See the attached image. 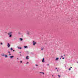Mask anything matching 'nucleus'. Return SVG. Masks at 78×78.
<instances>
[{"label":"nucleus","mask_w":78,"mask_h":78,"mask_svg":"<svg viewBox=\"0 0 78 78\" xmlns=\"http://www.w3.org/2000/svg\"><path fill=\"white\" fill-rule=\"evenodd\" d=\"M26 52L27 54H29V52L28 51H26Z\"/></svg>","instance_id":"ddd939ff"},{"label":"nucleus","mask_w":78,"mask_h":78,"mask_svg":"<svg viewBox=\"0 0 78 78\" xmlns=\"http://www.w3.org/2000/svg\"><path fill=\"white\" fill-rule=\"evenodd\" d=\"M0 44L1 45H3V43H0Z\"/></svg>","instance_id":"6ab92c4d"},{"label":"nucleus","mask_w":78,"mask_h":78,"mask_svg":"<svg viewBox=\"0 0 78 78\" xmlns=\"http://www.w3.org/2000/svg\"><path fill=\"white\" fill-rule=\"evenodd\" d=\"M13 51H15V50H13Z\"/></svg>","instance_id":"a878e982"},{"label":"nucleus","mask_w":78,"mask_h":78,"mask_svg":"<svg viewBox=\"0 0 78 78\" xmlns=\"http://www.w3.org/2000/svg\"><path fill=\"white\" fill-rule=\"evenodd\" d=\"M58 76L59 78H61V76H60V75H58Z\"/></svg>","instance_id":"2eb2a0df"},{"label":"nucleus","mask_w":78,"mask_h":78,"mask_svg":"<svg viewBox=\"0 0 78 78\" xmlns=\"http://www.w3.org/2000/svg\"><path fill=\"white\" fill-rule=\"evenodd\" d=\"M30 54H31V55H34V53L33 52H31Z\"/></svg>","instance_id":"dca6fc26"},{"label":"nucleus","mask_w":78,"mask_h":78,"mask_svg":"<svg viewBox=\"0 0 78 78\" xmlns=\"http://www.w3.org/2000/svg\"><path fill=\"white\" fill-rule=\"evenodd\" d=\"M8 53H10V51H9L8 52Z\"/></svg>","instance_id":"bb28decb"},{"label":"nucleus","mask_w":78,"mask_h":78,"mask_svg":"<svg viewBox=\"0 0 78 78\" xmlns=\"http://www.w3.org/2000/svg\"><path fill=\"white\" fill-rule=\"evenodd\" d=\"M64 56H65V55H64Z\"/></svg>","instance_id":"c9c22d12"},{"label":"nucleus","mask_w":78,"mask_h":78,"mask_svg":"<svg viewBox=\"0 0 78 78\" xmlns=\"http://www.w3.org/2000/svg\"><path fill=\"white\" fill-rule=\"evenodd\" d=\"M59 58H55V60L56 61H58V59H59Z\"/></svg>","instance_id":"9d476101"},{"label":"nucleus","mask_w":78,"mask_h":78,"mask_svg":"<svg viewBox=\"0 0 78 78\" xmlns=\"http://www.w3.org/2000/svg\"><path fill=\"white\" fill-rule=\"evenodd\" d=\"M42 74H44V72H42Z\"/></svg>","instance_id":"cd10ccee"},{"label":"nucleus","mask_w":78,"mask_h":78,"mask_svg":"<svg viewBox=\"0 0 78 78\" xmlns=\"http://www.w3.org/2000/svg\"><path fill=\"white\" fill-rule=\"evenodd\" d=\"M18 49H22V47H18Z\"/></svg>","instance_id":"9b49d317"},{"label":"nucleus","mask_w":78,"mask_h":78,"mask_svg":"<svg viewBox=\"0 0 78 78\" xmlns=\"http://www.w3.org/2000/svg\"><path fill=\"white\" fill-rule=\"evenodd\" d=\"M57 72H58V70H57Z\"/></svg>","instance_id":"ea45409f"},{"label":"nucleus","mask_w":78,"mask_h":78,"mask_svg":"<svg viewBox=\"0 0 78 78\" xmlns=\"http://www.w3.org/2000/svg\"><path fill=\"white\" fill-rule=\"evenodd\" d=\"M41 50H43V48H41Z\"/></svg>","instance_id":"c85d7f7f"},{"label":"nucleus","mask_w":78,"mask_h":78,"mask_svg":"<svg viewBox=\"0 0 78 78\" xmlns=\"http://www.w3.org/2000/svg\"><path fill=\"white\" fill-rule=\"evenodd\" d=\"M20 40L21 41H23V39L22 38H20Z\"/></svg>","instance_id":"6e6552de"},{"label":"nucleus","mask_w":78,"mask_h":78,"mask_svg":"<svg viewBox=\"0 0 78 78\" xmlns=\"http://www.w3.org/2000/svg\"><path fill=\"white\" fill-rule=\"evenodd\" d=\"M60 59H61V58H60Z\"/></svg>","instance_id":"72a5a7b5"},{"label":"nucleus","mask_w":78,"mask_h":78,"mask_svg":"<svg viewBox=\"0 0 78 78\" xmlns=\"http://www.w3.org/2000/svg\"><path fill=\"white\" fill-rule=\"evenodd\" d=\"M10 58L11 59H13L14 58V56L12 55L10 56Z\"/></svg>","instance_id":"39448f33"},{"label":"nucleus","mask_w":78,"mask_h":78,"mask_svg":"<svg viewBox=\"0 0 78 78\" xmlns=\"http://www.w3.org/2000/svg\"><path fill=\"white\" fill-rule=\"evenodd\" d=\"M47 66H49V64H47Z\"/></svg>","instance_id":"2f4dec72"},{"label":"nucleus","mask_w":78,"mask_h":78,"mask_svg":"<svg viewBox=\"0 0 78 78\" xmlns=\"http://www.w3.org/2000/svg\"><path fill=\"white\" fill-rule=\"evenodd\" d=\"M20 63H22V61H20Z\"/></svg>","instance_id":"aec40b11"},{"label":"nucleus","mask_w":78,"mask_h":78,"mask_svg":"<svg viewBox=\"0 0 78 78\" xmlns=\"http://www.w3.org/2000/svg\"><path fill=\"white\" fill-rule=\"evenodd\" d=\"M33 45H36V42H35L34 41H33Z\"/></svg>","instance_id":"f03ea898"},{"label":"nucleus","mask_w":78,"mask_h":78,"mask_svg":"<svg viewBox=\"0 0 78 78\" xmlns=\"http://www.w3.org/2000/svg\"><path fill=\"white\" fill-rule=\"evenodd\" d=\"M20 56H22V55H21V54H20Z\"/></svg>","instance_id":"f704fd0d"},{"label":"nucleus","mask_w":78,"mask_h":78,"mask_svg":"<svg viewBox=\"0 0 78 78\" xmlns=\"http://www.w3.org/2000/svg\"><path fill=\"white\" fill-rule=\"evenodd\" d=\"M52 76H53V75H52Z\"/></svg>","instance_id":"58836bf2"},{"label":"nucleus","mask_w":78,"mask_h":78,"mask_svg":"<svg viewBox=\"0 0 78 78\" xmlns=\"http://www.w3.org/2000/svg\"><path fill=\"white\" fill-rule=\"evenodd\" d=\"M71 70V69L69 68V70Z\"/></svg>","instance_id":"a211bd4d"},{"label":"nucleus","mask_w":78,"mask_h":78,"mask_svg":"<svg viewBox=\"0 0 78 78\" xmlns=\"http://www.w3.org/2000/svg\"><path fill=\"white\" fill-rule=\"evenodd\" d=\"M7 46L8 48H9V47H10V44H9V43L7 44Z\"/></svg>","instance_id":"7ed1b4c3"},{"label":"nucleus","mask_w":78,"mask_h":78,"mask_svg":"<svg viewBox=\"0 0 78 78\" xmlns=\"http://www.w3.org/2000/svg\"><path fill=\"white\" fill-rule=\"evenodd\" d=\"M8 55H5V58H7Z\"/></svg>","instance_id":"f8f14e48"},{"label":"nucleus","mask_w":78,"mask_h":78,"mask_svg":"<svg viewBox=\"0 0 78 78\" xmlns=\"http://www.w3.org/2000/svg\"><path fill=\"white\" fill-rule=\"evenodd\" d=\"M61 58H62L63 57V56L62 55L61 56Z\"/></svg>","instance_id":"393cba45"},{"label":"nucleus","mask_w":78,"mask_h":78,"mask_svg":"<svg viewBox=\"0 0 78 78\" xmlns=\"http://www.w3.org/2000/svg\"><path fill=\"white\" fill-rule=\"evenodd\" d=\"M21 36H22V37H23V35H22Z\"/></svg>","instance_id":"e433bc0d"},{"label":"nucleus","mask_w":78,"mask_h":78,"mask_svg":"<svg viewBox=\"0 0 78 78\" xmlns=\"http://www.w3.org/2000/svg\"><path fill=\"white\" fill-rule=\"evenodd\" d=\"M78 63V62H77Z\"/></svg>","instance_id":"a19ab883"},{"label":"nucleus","mask_w":78,"mask_h":78,"mask_svg":"<svg viewBox=\"0 0 78 78\" xmlns=\"http://www.w3.org/2000/svg\"><path fill=\"white\" fill-rule=\"evenodd\" d=\"M20 53H21V52H20Z\"/></svg>","instance_id":"4c0bfd02"},{"label":"nucleus","mask_w":78,"mask_h":78,"mask_svg":"<svg viewBox=\"0 0 78 78\" xmlns=\"http://www.w3.org/2000/svg\"><path fill=\"white\" fill-rule=\"evenodd\" d=\"M42 73V72H40L41 73Z\"/></svg>","instance_id":"473e14b6"},{"label":"nucleus","mask_w":78,"mask_h":78,"mask_svg":"<svg viewBox=\"0 0 78 78\" xmlns=\"http://www.w3.org/2000/svg\"><path fill=\"white\" fill-rule=\"evenodd\" d=\"M70 68V69H72V67H71Z\"/></svg>","instance_id":"7c9ffc66"},{"label":"nucleus","mask_w":78,"mask_h":78,"mask_svg":"<svg viewBox=\"0 0 78 78\" xmlns=\"http://www.w3.org/2000/svg\"><path fill=\"white\" fill-rule=\"evenodd\" d=\"M13 50V49H12V48H10V50L11 51H12V50Z\"/></svg>","instance_id":"4468645a"},{"label":"nucleus","mask_w":78,"mask_h":78,"mask_svg":"<svg viewBox=\"0 0 78 78\" xmlns=\"http://www.w3.org/2000/svg\"><path fill=\"white\" fill-rule=\"evenodd\" d=\"M29 57L28 56H26V59H29V58H28Z\"/></svg>","instance_id":"423d86ee"},{"label":"nucleus","mask_w":78,"mask_h":78,"mask_svg":"<svg viewBox=\"0 0 78 78\" xmlns=\"http://www.w3.org/2000/svg\"><path fill=\"white\" fill-rule=\"evenodd\" d=\"M29 63V62H27L26 63V64H28Z\"/></svg>","instance_id":"4be33fe9"},{"label":"nucleus","mask_w":78,"mask_h":78,"mask_svg":"<svg viewBox=\"0 0 78 78\" xmlns=\"http://www.w3.org/2000/svg\"><path fill=\"white\" fill-rule=\"evenodd\" d=\"M57 69H59V68H55V70H57Z\"/></svg>","instance_id":"f3484780"},{"label":"nucleus","mask_w":78,"mask_h":78,"mask_svg":"<svg viewBox=\"0 0 78 78\" xmlns=\"http://www.w3.org/2000/svg\"><path fill=\"white\" fill-rule=\"evenodd\" d=\"M62 59H64V58L63 57V58H62Z\"/></svg>","instance_id":"b1692460"},{"label":"nucleus","mask_w":78,"mask_h":78,"mask_svg":"<svg viewBox=\"0 0 78 78\" xmlns=\"http://www.w3.org/2000/svg\"><path fill=\"white\" fill-rule=\"evenodd\" d=\"M12 34V32H9L8 33V35L9 36V37H12V34Z\"/></svg>","instance_id":"f257e3e1"},{"label":"nucleus","mask_w":78,"mask_h":78,"mask_svg":"<svg viewBox=\"0 0 78 78\" xmlns=\"http://www.w3.org/2000/svg\"><path fill=\"white\" fill-rule=\"evenodd\" d=\"M28 48V46H24V48Z\"/></svg>","instance_id":"1a4fd4ad"},{"label":"nucleus","mask_w":78,"mask_h":78,"mask_svg":"<svg viewBox=\"0 0 78 78\" xmlns=\"http://www.w3.org/2000/svg\"><path fill=\"white\" fill-rule=\"evenodd\" d=\"M5 55H4V54L2 55V56H5Z\"/></svg>","instance_id":"412c9836"},{"label":"nucleus","mask_w":78,"mask_h":78,"mask_svg":"<svg viewBox=\"0 0 78 78\" xmlns=\"http://www.w3.org/2000/svg\"><path fill=\"white\" fill-rule=\"evenodd\" d=\"M11 55V53L9 54V55Z\"/></svg>","instance_id":"c756f323"},{"label":"nucleus","mask_w":78,"mask_h":78,"mask_svg":"<svg viewBox=\"0 0 78 78\" xmlns=\"http://www.w3.org/2000/svg\"><path fill=\"white\" fill-rule=\"evenodd\" d=\"M27 34H28V35H29V34H30V32L28 31H27Z\"/></svg>","instance_id":"0eeeda50"},{"label":"nucleus","mask_w":78,"mask_h":78,"mask_svg":"<svg viewBox=\"0 0 78 78\" xmlns=\"http://www.w3.org/2000/svg\"><path fill=\"white\" fill-rule=\"evenodd\" d=\"M35 66H37H37H38V65L37 64H35Z\"/></svg>","instance_id":"5701e85b"},{"label":"nucleus","mask_w":78,"mask_h":78,"mask_svg":"<svg viewBox=\"0 0 78 78\" xmlns=\"http://www.w3.org/2000/svg\"><path fill=\"white\" fill-rule=\"evenodd\" d=\"M42 62H45V60L44 59V58H43V59H42Z\"/></svg>","instance_id":"20e7f679"}]
</instances>
